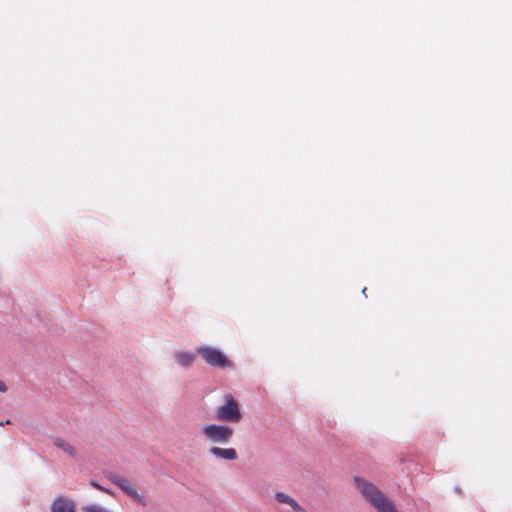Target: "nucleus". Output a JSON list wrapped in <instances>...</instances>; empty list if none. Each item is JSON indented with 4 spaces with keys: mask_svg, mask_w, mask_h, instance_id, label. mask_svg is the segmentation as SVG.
Wrapping results in <instances>:
<instances>
[{
    "mask_svg": "<svg viewBox=\"0 0 512 512\" xmlns=\"http://www.w3.org/2000/svg\"><path fill=\"white\" fill-rule=\"evenodd\" d=\"M176 362L182 367H189L193 364L195 356L189 352H179L175 355Z\"/></svg>",
    "mask_w": 512,
    "mask_h": 512,
    "instance_id": "obj_9",
    "label": "nucleus"
},
{
    "mask_svg": "<svg viewBox=\"0 0 512 512\" xmlns=\"http://www.w3.org/2000/svg\"><path fill=\"white\" fill-rule=\"evenodd\" d=\"M233 433V428L224 425L210 424L203 428L206 439L218 444L227 443L232 438Z\"/></svg>",
    "mask_w": 512,
    "mask_h": 512,
    "instance_id": "obj_5",
    "label": "nucleus"
},
{
    "mask_svg": "<svg viewBox=\"0 0 512 512\" xmlns=\"http://www.w3.org/2000/svg\"><path fill=\"white\" fill-rule=\"evenodd\" d=\"M53 444L57 448L63 450L69 456H71V457L75 456L76 451H75L74 447L70 443L65 441L64 439L56 437L53 439Z\"/></svg>",
    "mask_w": 512,
    "mask_h": 512,
    "instance_id": "obj_10",
    "label": "nucleus"
},
{
    "mask_svg": "<svg viewBox=\"0 0 512 512\" xmlns=\"http://www.w3.org/2000/svg\"><path fill=\"white\" fill-rule=\"evenodd\" d=\"M82 510L84 512H110L108 509H106L98 504H91V505L83 506Z\"/></svg>",
    "mask_w": 512,
    "mask_h": 512,
    "instance_id": "obj_11",
    "label": "nucleus"
},
{
    "mask_svg": "<svg viewBox=\"0 0 512 512\" xmlns=\"http://www.w3.org/2000/svg\"><path fill=\"white\" fill-rule=\"evenodd\" d=\"M196 352L210 366L218 368H230L233 366V363L217 348L203 346L196 348Z\"/></svg>",
    "mask_w": 512,
    "mask_h": 512,
    "instance_id": "obj_4",
    "label": "nucleus"
},
{
    "mask_svg": "<svg viewBox=\"0 0 512 512\" xmlns=\"http://www.w3.org/2000/svg\"><path fill=\"white\" fill-rule=\"evenodd\" d=\"M224 399L225 404L216 409L215 418L223 422H239L242 418V413L238 403L230 394L225 395Z\"/></svg>",
    "mask_w": 512,
    "mask_h": 512,
    "instance_id": "obj_3",
    "label": "nucleus"
},
{
    "mask_svg": "<svg viewBox=\"0 0 512 512\" xmlns=\"http://www.w3.org/2000/svg\"><path fill=\"white\" fill-rule=\"evenodd\" d=\"M275 499L279 503L289 505L295 512H307L294 498L283 492H276Z\"/></svg>",
    "mask_w": 512,
    "mask_h": 512,
    "instance_id": "obj_8",
    "label": "nucleus"
},
{
    "mask_svg": "<svg viewBox=\"0 0 512 512\" xmlns=\"http://www.w3.org/2000/svg\"><path fill=\"white\" fill-rule=\"evenodd\" d=\"M51 512H75L74 504L63 497H58L51 505Z\"/></svg>",
    "mask_w": 512,
    "mask_h": 512,
    "instance_id": "obj_7",
    "label": "nucleus"
},
{
    "mask_svg": "<svg viewBox=\"0 0 512 512\" xmlns=\"http://www.w3.org/2000/svg\"><path fill=\"white\" fill-rule=\"evenodd\" d=\"M210 453L217 458L230 461L236 460L238 457L237 452L234 448H220L213 446L210 448Z\"/></svg>",
    "mask_w": 512,
    "mask_h": 512,
    "instance_id": "obj_6",
    "label": "nucleus"
},
{
    "mask_svg": "<svg viewBox=\"0 0 512 512\" xmlns=\"http://www.w3.org/2000/svg\"><path fill=\"white\" fill-rule=\"evenodd\" d=\"M7 391V386L5 385V383L3 381L0 380V392H6Z\"/></svg>",
    "mask_w": 512,
    "mask_h": 512,
    "instance_id": "obj_13",
    "label": "nucleus"
},
{
    "mask_svg": "<svg viewBox=\"0 0 512 512\" xmlns=\"http://www.w3.org/2000/svg\"><path fill=\"white\" fill-rule=\"evenodd\" d=\"M106 479L121 489L127 496L132 498L136 503L146 506L147 500L144 495L138 493L134 484L127 478L118 473L107 471L104 473Z\"/></svg>",
    "mask_w": 512,
    "mask_h": 512,
    "instance_id": "obj_2",
    "label": "nucleus"
},
{
    "mask_svg": "<svg viewBox=\"0 0 512 512\" xmlns=\"http://www.w3.org/2000/svg\"><path fill=\"white\" fill-rule=\"evenodd\" d=\"M6 424H10V420H7L6 422H0V426L6 425Z\"/></svg>",
    "mask_w": 512,
    "mask_h": 512,
    "instance_id": "obj_14",
    "label": "nucleus"
},
{
    "mask_svg": "<svg viewBox=\"0 0 512 512\" xmlns=\"http://www.w3.org/2000/svg\"><path fill=\"white\" fill-rule=\"evenodd\" d=\"M354 485L361 496L377 512H399L394 502L387 497L375 484L362 477H354Z\"/></svg>",
    "mask_w": 512,
    "mask_h": 512,
    "instance_id": "obj_1",
    "label": "nucleus"
},
{
    "mask_svg": "<svg viewBox=\"0 0 512 512\" xmlns=\"http://www.w3.org/2000/svg\"><path fill=\"white\" fill-rule=\"evenodd\" d=\"M89 483H90V485H91L92 487H94L95 489H97V490H99V491H102V492L107 493V494H112V491H111L110 489L103 487L102 485L98 484V483H97L96 481H94V480H90V482H89Z\"/></svg>",
    "mask_w": 512,
    "mask_h": 512,
    "instance_id": "obj_12",
    "label": "nucleus"
}]
</instances>
